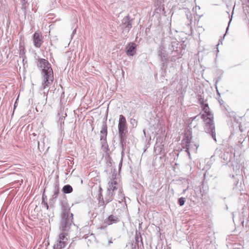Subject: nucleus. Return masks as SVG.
<instances>
[{
    "label": "nucleus",
    "instance_id": "1",
    "mask_svg": "<svg viewBox=\"0 0 249 249\" xmlns=\"http://www.w3.org/2000/svg\"><path fill=\"white\" fill-rule=\"evenodd\" d=\"M61 213L59 229L61 231L58 238L53 245V249H61L67 244L68 232L73 224V214L70 212L69 204L65 200L61 201Z\"/></svg>",
    "mask_w": 249,
    "mask_h": 249
},
{
    "label": "nucleus",
    "instance_id": "2",
    "mask_svg": "<svg viewBox=\"0 0 249 249\" xmlns=\"http://www.w3.org/2000/svg\"><path fill=\"white\" fill-rule=\"evenodd\" d=\"M201 107L205 114H203L201 116L196 115L194 117L191 118L190 120L193 121L198 118H202L205 123V131L207 133L210 134L213 140L216 142L215 126L213 121V115L210 112L208 103L202 106Z\"/></svg>",
    "mask_w": 249,
    "mask_h": 249
},
{
    "label": "nucleus",
    "instance_id": "3",
    "mask_svg": "<svg viewBox=\"0 0 249 249\" xmlns=\"http://www.w3.org/2000/svg\"><path fill=\"white\" fill-rule=\"evenodd\" d=\"M37 66L42 70L43 81L41 88L45 90L53 83L54 77L53 69L48 60L44 58L38 59Z\"/></svg>",
    "mask_w": 249,
    "mask_h": 249
},
{
    "label": "nucleus",
    "instance_id": "4",
    "mask_svg": "<svg viewBox=\"0 0 249 249\" xmlns=\"http://www.w3.org/2000/svg\"><path fill=\"white\" fill-rule=\"evenodd\" d=\"M184 43V41L180 43L174 39L169 44L168 50L172 53L170 57L171 62H175L177 59L180 58L183 55L186 48V45Z\"/></svg>",
    "mask_w": 249,
    "mask_h": 249
},
{
    "label": "nucleus",
    "instance_id": "5",
    "mask_svg": "<svg viewBox=\"0 0 249 249\" xmlns=\"http://www.w3.org/2000/svg\"><path fill=\"white\" fill-rule=\"evenodd\" d=\"M192 134L186 133L181 141V146L185 149V152L187 153L189 157H190V151L196 152L198 148V145L192 141Z\"/></svg>",
    "mask_w": 249,
    "mask_h": 249
},
{
    "label": "nucleus",
    "instance_id": "6",
    "mask_svg": "<svg viewBox=\"0 0 249 249\" xmlns=\"http://www.w3.org/2000/svg\"><path fill=\"white\" fill-rule=\"evenodd\" d=\"M157 53L158 57L160 59L161 70L165 72L168 67L169 61H170L171 56L168 57V55L166 53L162 43H161L158 49Z\"/></svg>",
    "mask_w": 249,
    "mask_h": 249
},
{
    "label": "nucleus",
    "instance_id": "7",
    "mask_svg": "<svg viewBox=\"0 0 249 249\" xmlns=\"http://www.w3.org/2000/svg\"><path fill=\"white\" fill-rule=\"evenodd\" d=\"M133 18H130L129 15L124 17L122 20V23L120 25L122 33L125 35L127 34L132 27Z\"/></svg>",
    "mask_w": 249,
    "mask_h": 249
},
{
    "label": "nucleus",
    "instance_id": "8",
    "mask_svg": "<svg viewBox=\"0 0 249 249\" xmlns=\"http://www.w3.org/2000/svg\"><path fill=\"white\" fill-rule=\"evenodd\" d=\"M118 131L119 135H121V136H122L124 134H126L127 133V126L126 119L123 115H120L119 116Z\"/></svg>",
    "mask_w": 249,
    "mask_h": 249
},
{
    "label": "nucleus",
    "instance_id": "9",
    "mask_svg": "<svg viewBox=\"0 0 249 249\" xmlns=\"http://www.w3.org/2000/svg\"><path fill=\"white\" fill-rule=\"evenodd\" d=\"M125 53L127 56H133L135 55L137 51V45L134 42H129L126 46Z\"/></svg>",
    "mask_w": 249,
    "mask_h": 249
},
{
    "label": "nucleus",
    "instance_id": "10",
    "mask_svg": "<svg viewBox=\"0 0 249 249\" xmlns=\"http://www.w3.org/2000/svg\"><path fill=\"white\" fill-rule=\"evenodd\" d=\"M42 36L41 33L36 32L33 35V40L34 41V45L36 48H40L41 46L42 41Z\"/></svg>",
    "mask_w": 249,
    "mask_h": 249
},
{
    "label": "nucleus",
    "instance_id": "11",
    "mask_svg": "<svg viewBox=\"0 0 249 249\" xmlns=\"http://www.w3.org/2000/svg\"><path fill=\"white\" fill-rule=\"evenodd\" d=\"M107 127L106 121L103 122L101 130H100V141L107 140Z\"/></svg>",
    "mask_w": 249,
    "mask_h": 249
},
{
    "label": "nucleus",
    "instance_id": "12",
    "mask_svg": "<svg viewBox=\"0 0 249 249\" xmlns=\"http://www.w3.org/2000/svg\"><path fill=\"white\" fill-rule=\"evenodd\" d=\"M59 193V189L58 185H56L54 187L53 195H52V197L49 200V204L50 206H53L54 203L56 202V199L58 196Z\"/></svg>",
    "mask_w": 249,
    "mask_h": 249
},
{
    "label": "nucleus",
    "instance_id": "13",
    "mask_svg": "<svg viewBox=\"0 0 249 249\" xmlns=\"http://www.w3.org/2000/svg\"><path fill=\"white\" fill-rule=\"evenodd\" d=\"M120 221V218L117 215L111 214L105 220V223L109 225Z\"/></svg>",
    "mask_w": 249,
    "mask_h": 249
},
{
    "label": "nucleus",
    "instance_id": "14",
    "mask_svg": "<svg viewBox=\"0 0 249 249\" xmlns=\"http://www.w3.org/2000/svg\"><path fill=\"white\" fill-rule=\"evenodd\" d=\"M162 139L160 137L157 138V142L154 146V151L156 152L160 153L163 149L164 144L162 143Z\"/></svg>",
    "mask_w": 249,
    "mask_h": 249
},
{
    "label": "nucleus",
    "instance_id": "15",
    "mask_svg": "<svg viewBox=\"0 0 249 249\" xmlns=\"http://www.w3.org/2000/svg\"><path fill=\"white\" fill-rule=\"evenodd\" d=\"M114 194V193H112V192H110L109 190H107L106 195L105 196V199H106V204H107L109 202L112 201Z\"/></svg>",
    "mask_w": 249,
    "mask_h": 249
},
{
    "label": "nucleus",
    "instance_id": "16",
    "mask_svg": "<svg viewBox=\"0 0 249 249\" xmlns=\"http://www.w3.org/2000/svg\"><path fill=\"white\" fill-rule=\"evenodd\" d=\"M228 116H229L230 118H231V121L233 120L234 122L236 123H239V119H241L242 117L239 116H236V113L234 111L228 112Z\"/></svg>",
    "mask_w": 249,
    "mask_h": 249
},
{
    "label": "nucleus",
    "instance_id": "17",
    "mask_svg": "<svg viewBox=\"0 0 249 249\" xmlns=\"http://www.w3.org/2000/svg\"><path fill=\"white\" fill-rule=\"evenodd\" d=\"M116 185L117 181L115 180L109 182V186L107 190H109L110 192H112V193H114V191L117 189Z\"/></svg>",
    "mask_w": 249,
    "mask_h": 249
},
{
    "label": "nucleus",
    "instance_id": "18",
    "mask_svg": "<svg viewBox=\"0 0 249 249\" xmlns=\"http://www.w3.org/2000/svg\"><path fill=\"white\" fill-rule=\"evenodd\" d=\"M72 191V187L69 184L64 185L62 189V191L64 194H70L71 193Z\"/></svg>",
    "mask_w": 249,
    "mask_h": 249
},
{
    "label": "nucleus",
    "instance_id": "19",
    "mask_svg": "<svg viewBox=\"0 0 249 249\" xmlns=\"http://www.w3.org/2000/svg\"><path fill=\"white\" fill-rule=\"evenodd\" d=\"M98 199L99 207L103 206L105 208L107 204H106V199L103 198L102 193L99 194Z\"/></svg>",
    "mask_w": 249,
    "mask_h": 249
},
{
    "label": "nucleus",
    "instance_id": "20",
    "mask_svg": "<svg viewBox=\"0 0 249 249\" xmlns=\"http://www.w3.org/2000/svg\"><path fill=\"white\" fill-rule=\"evenodd\" d=\"M126 136V134H124L122 136H121V135H119L120 139V144L121 145L122 149L125 148V143H126V139L125 138Z\"/></svg>",
    "mask_w": 249,
    "mask_h": 249
},
{
    "label": "nucleus",
    "instance_id": "21",
    "mask_svg": "<svg viewBox=\"0 0 249 249\" xmlns=\"http://www.w3.org/2000/svg\"><path fill=\"white\" fill-rule=\"evenodd\" d=\"M200 7L199 6H196L195 8H193V11L196 12V16L198 17V18H200L203 16V13L200 11Z\"/></svg>",
    "mask_w": 249,
    "mask_h": 249
},
{
    "label": "nucleus",
    "instance_id": "22",
    "mask_svg": "<svg viewBox=\"0 0 249 249\" xmlns=\"http://www.w3.org/2000/svg\"><path fill=\"white\" fill-rule=\"evenodd\" d=\"M141 242V244L143 245V243L142 241V238L141 235H138L137 234H136L135 236V244H137L138 247L139 246V242Z\"/></svg>",
    "mask_w": 249,
    "mask_h": 249
},
{
    "label": "nucleus",
    "instance_id": "23",
    "mask_svg": "<svg viewBox=\"0 0 249 249\" xmlns=\"http://www.w3.org/2000/svg\"><path fill=\"white\" fill-rule=\"evenodd\" d=\"M101 143L102 144V147L104 148V151L105 152H107L108 150H109L108 145L107 143V140L101 141Z\"/></svg>",
    "mask_w": 249,
    "mask_h": 249
},
{
    "label": "nucleus",
    "instance_id": "24",
    "mask_svg": "<svg viewBox=\"0 0 249 249\" xmlns=\"http://www.w3.org/2000/svg\"><path fill=\"white\" fill-rule=\"evenodd\" d=\"M218 95H219V98L220 97V94L219 92L218 93ZM219 104H220V107L221 108L223 107L225 110H228L229 106H223L224 101L222 99H220L219 98Z\"/></svg>",
    "mask_w": 249,
    "mask_h": 249
},
{
    "label": "nucleus",
    "instance_id": "25",
    "mask_svg": "<svg viewBox=\"0 0 249 249\" xmlns=\"http://www.w3.org/2000/svg\"><path fill=\"white\" fill-rule=\"evenodd\" d=\"M185 202V198L181 197L178 199V202L180 206H182L184 205Z\"/></svg>",
    "mask_w": 249,
    "mask_h": 249
},
{
    "label": "nucleus",
    "instance_id": "26",
    "mask_svg": "<svg viewBox=\"0 0 249 249\" xmlns=\"http://www.w3.org/2000/svg\"><path fill=\"white\" fill-rule=\"evenodd\" d=\"M198 102L199 104L201 105V106L207 104V103H206V101H205L204 98H202L201 96H199L198 98Z\"/></svg>",
    "mask_w": 249,
    "mask_h": 249
},
{
    "label": "nucleus",
    "instance_id": "27",
    "mask_svg": "<svg viewBox=\"0 0 249 249\" xmlns=\"http://www.w3.org/2000/svg\"><path fill=\"white\" fill-rule=\"evenodd\" d=\"M41 204L43 205V207L45 208L47 210L48 209L49 205H48V203L46 201H42Z\"/></svg>",
    "mask_w": 249,
    "mask_h": 249
},
{
    "label": "nucleus",
    "instance_id": "28",
    "mask_svg": "<svg viewBox=\"0 0 249 249\" xmlns=\"http://www.w3.org/2000/svg\"><path fill=\"white\" fill-rule=\"evenodd\" d=\"M233 10H234V7L233 8L232 12V13H231V14H232V15H231V17H230L229 16V18H230V21H229V23H228V26L227 27V29H226V33L227 32V31H228V29H229V25H230V23H231V21L232 17V15H233Z\"/></svg>",
    "mask_w": 249,
    "mask_h": 249
},
{
    "label": "nucleus",
    "instance_id": "29",
    "mask_svg": "<svg viewBox=\"0 0 249 249\" xmlns=\"http://www.w3.org/2000/svg\"><path fill=\"white\" fill-rule=\"evenodd\" d=\"M200 193L201 194V196H203V195L205 193V190H204V187L202 186V187H200Z\"/></svg>",
    "mask_w": 249,
    "mask_h": 249
},
{
    "label": "nucleus",
    "instance_id": "30",
    "mask_svg": "<svg viewBox=\"0 0 249 249\" xmlns=\"http://www.w3.org/2000/svg\"><path fill=\"white\" fill-rule=\"evenodd\" d=\"M217 83H218V80L217 79H215V89H216V93L218 95V87L217 86Z\"/></svg>",
    "mask_w": 249,
    "mask_h": 249
},
{
    "label": "nucleus",
    "instance_id": "31",
    "mask_svg": "<svg viewBox=\"0 0 249 249\" xmlns=\"http://www.w3.org/2000/svg\"><path fill=\"white\" fill-rule=\"evenodd\" d=\"M47 200V196H45L44 194L42 195V201H46Z\"/></svg>",
    "mask_w": 249,
    "mask_h": 249
},
{
    "label": "nucleus",
    "instance_id": "32",
    "mask_svg": "<svg viewBox=\"0 0 249 249\" xmlns=\"http://www.w3.org/2000/svg\"><path fill=\"white\" fill-rule=\"evenodd\" d=\"M239 130H240V132H243V129L242 128V126H241V124H240L239 125Z\"/></svg>",
    "mask_w": 249,
    "mask_h": 249
},
{
    "label": "nucleus",
    "instance_id": "33",
    "mask_svg": "<svg viewBox=\"0 0 249 249\" xmlns=\"http://www.w3.org/2000/svg\"><path fill=\"white\" fill-rule=\"evenodd\" d=\"M215 48L217 49V52H218V44L215 45ZM218 56V52H217L216 54V56L217 57Z\"/></svg>",
    "mask_w": 249,
    "mask_h": 249
},
{
    "label": "nucleus",
    "instance_id": "34",
    "mask_svg": "<svg viewBox=\"0 0 249 249\" xmlns=\"http://www.w3.org/2000/svg\"><path fill=\"white\" fill-rule=\"evenodd\" d=\"M125 150V148H124V149H122V152H121V154H122V156L123 157L124 154V151Z\"/></svg>",
    "mask_w": 249,
    "mask_h": 249
},
{
    "label": "nucleus",
    "instance_id": "35",
    "mask_svg": "<svg viewBox=\"0 0 249 249\" xmlns=\"http://www.w3.org/2000/svg\"><path fill=\"white\" fill-rule=\"evenodd\" d=\"M188 187L186 189H184L183 190L182 194H184L186 192V191L188 190Z\"/></svg>",
    "mask_w": 249,
    "mask_h": 249
},
{
    "label": "nucleus",
    "instance_id": "36",
    "mask_svg": "<svg viewBox=\"0 0 249 249\" xmlns=\"http://www.w3.org/2000/svg\"><path fill=\"white\" fill-rule=\"evenodd\" d=\"M17 100H18V99H17ZM16 101H17V100H16ZM17 104V101H16V102H15V104H14V109L16 108V106H17V104Z\"/></svg>",
    "mask_w": 249,
    "mask_h": 249
},
{
    "label": "nucleus",
    "instance_id": "37",
    "mask_svg": "<svg viewBox=\"0 0 249 249\" xmlns=\"http://www.w3.org/2000/svg\"><path fill=\"white\" fill-rule=\"evenodd\" d=\"M192 18V17L191 16V15H190V17L188 16V15H187V18L188 19H190V20H191V18Z\"/></svg>",
    "mask_w": 249,
    "mask_h": 249
},
{
    "label": "nucleus",
    "instance_id": "38",
    "mask_svg": "<svg viewBox=\"0 0 249 249\" xmlns=\"http://www.w3.org/2000/svg\"><path fill=\"white\" fill-rule=\"evenodd\" d=\"M76 29H74L73 30V32H72V35H73L75 33H76Z\"/></svg>",
    "mask_w": 249,
    "mask_h": 249
},
{
    "label": "nucleus",
    "instance_id": "39",
    "mask_svg": "<svg viewBox=\"0 0 249 249\" xmlns=\"http://www.w3.org/2000/svg\"><path fill=\"white\" fill-rule=\"evenodd\" d=\"M122 161H121V162H120V163L119 164L120 168H121V167L122 166Z\"/></svg>",
    "mask_w": 249,
    "mask_h": 249
},
{
    "label": "nucleus",
    "instance_id": "40",
    "mask_svg": "<svg viewBox=\"0 0 249 249\" xmlns=\"http://www.w3.org/2000/svg\"><path fill=\"white\" fill-rule=\"evenodd\" d=\"M111 243H112V242L110 240L108 241V244L109 245Z\"/></svg>",
    "mask_w": 249,
    "mask_h": 249
},
{
    "label": "nucleus",
    "instance_id": "41",
    "mask_svg": "<svg viewBox=\"0 0 249 249\" xmlns=\"http://www.w3.org/2000/svg\"><path fill=\"white\" fill-rule=\"evenodd\" d=\"M228 205L226 204V209L228 210Z\"/></svg>",
    "mask_w": 249,
    "mask_h": 249
},
{
    "label": "nucleus",
    "instance_id": "42",
    "mask_svg": "<svg viewBox=\"0 0 249 249\" xmlns=\"http://www.w3.org/2000/svg\"><path fill=\"white\" fill-rule=\"evenodd\" d=\"M37 143H38V147H39V142H37Z\"/></svg>",
    "mask_w": 249,
    "mask_h": 249
},
{
    "label": "nucleus",
    "instance_id": "43",
    "mask_svg": "<svg viewBox=\"0 0 249 249\" xmlns=\"http://www.w3.org/2000/svg\"><path fill=\"white\" fill-rule=\"evenodd\" d=\"M101 191H102V188H100V192H101ZM100 193H101V192H100Z\"/></svg>",
    "mask_w": 249,
    "mask_h": 249
},
{
    "label": "nucleus",
    "instance_id": "44",
    "mask_svg": "<svg viewBox=\"0 0 249 249\" xmlns=\"http://www.w3.org/2000/svg\"><path fill=\"white\" fill-rule=\"evenodd\" d=\"M49 92V89L47 90V93Z\"/></svg>",
    "mask_w": 249,
    "mask_h": 249
},
{
    "label": "nucleus",
    "instance_id": "45",
    "mask_svg": "<svg viewBox=\"0 0 249 249\" xmlns=\"http://www.w3.org/2000/svg\"><path fill=\"white\" fill-rule=\"evenodd\" d=\"M226 36V33L224 35V37Z\"/></svg>",
    "mask_w": 249,
    "mask_h": 249
},
{
    "label": "nucleus",
    "instance_id": "46",
    "mask_svg": "<svg viewBox=\"0 0 249 249\" xmlns=\"http://www.w3.org/2000/svg\"><path fill=\"white\" fill-rule=\"evenodd\" d=\"M233 220L234 221V216L232 217Z\"/></svg>",
    "mask_w": 249,
    "mask_h": 249
}]
</instances>
